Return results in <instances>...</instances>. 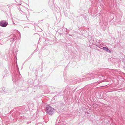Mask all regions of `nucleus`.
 Returning a JSON list of instances; mask_svg holds the SVG:
<instances>
[{
  "mask_svg": "<svg viewBox=\"0 0 125 125\" xmlns=\"http://www.w3.org/2000/svg\"><path fill=\"white\" fill-rule=\"evenodd\" d=\"M46 111L47 114L49 115H52L54 113V110L53 108L49 105H47L46 107Z\"/></svg>",
  "mask_w": 125,
  "mask_h": 125,
  "instance_id": "1",
  "label": "nucleus"
},
{
  "mask_svg": "<svg viewBox=\"0 0 125 125\" xmlns=\"http://www.w3.org/2000/svg\"><path fill=\"white\" fill-rule=\"evenodd\" d=\"M7 22L6 21H3L0 23V26L3 27H6L8 24Z\"/></svg>",
  "mask_w": 125,
  "mask_h": 125,
  "instance_id": "2",
  "label": "nucleus"
},
{
  "mask_svg": "<svg viewBox=\"0 0 125 125\" xmlns=\"http://www.w3.org/2000/svg\"><path fill=\"white\" fill-rule=\"evenodd\" d=\"M108 48L105 47H104L103 48V49L106 51L107 50Z\"/></svg>",
  "mask_w": 125,
  "mask_h": 125,
  "instance_id": "3",
  "label": "nucleus"
},
{
  "mask_svg": "<svg viewBox=\"0 0 125 125\" xmlns=\"http://www.w3.org/2000/svg\"><path fill=\"white\" fill-rule=\"evenodd\" d=\"M106 51L109 52H111L108 49H107V50Z\"/></svg>",
  "mask_w": 125,
  "mask_h": 125,
  "instance_id": "4",
  "label": "nucleus"
}]
</instances>
